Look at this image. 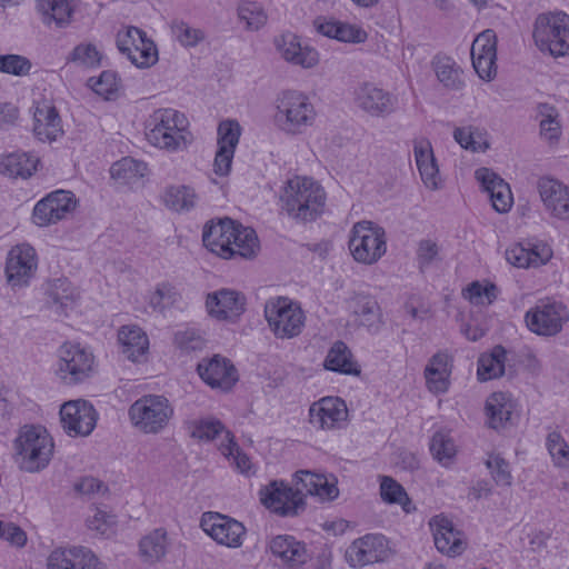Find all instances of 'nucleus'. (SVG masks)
Here are the masks:
<instances>
[{
	"label": "nucleus",
	"mask_w": 569,
	"mask_h": 569,
	"mask_svg": "<svg viewBox=\"0 0 569 569\" xmlns=\"http://www.w3.org/2000/svg\"><path fill=\"white\" fill-rule=\"evenodd\" d=\"M295 489L282 481H272L260 490L261 502L280 516H296L305 508V496L320 501H331L339 496L338 480L333 475L299 470L293 476Z\"/></svg>",
	"instance_id": "1"
},
{
	"label": "nucleus",
	"mask_w": 569,
	"mask_h": 569,
	"mask_svg": "<svg viewBox=\"0 0 569 569\" xmlns=\"http://www.w3.org/2000/svg\"><path fill=\"white\" fill-rule=\"evenodd\" d=\"M281 209L296 222H311L325 211L327 194L312 178L295 176L280 190Z\"/></svg>",
	"instance_id": "2"
},
{
	"label": "nucleus",
	"mask_w": 569,
	"mask_h": 569,
	"mask_svg": "<svg viewBox=\"0 0 569 569\" xmlns=\"http://www.w3.org/2000/svg\"><path fill=\"white\" fill-rule=\"evenodd\" d=\"M273 121L278 129L286 134L298 136L312 127L317 111L310 98L297 90H286L278 94L274 101Z\"/></svg>",
	"instance_id": "3"
},
{
	"label": "nucleus",
	"mask_w": 569,
	"mask_h": 569,
	"mask_svg": "<svg viewBox=\"0 0 569 569\" xmlns=\"http://www.w3.org/2000/svg\"><path fill=\"white\" fill-rule=\"evenodd\" d=\"M188 120L174 109H159L153 112L146 133L148 141L162 150L174 152L188 143Z\"/></svg>",
	"instance_id": "4"
},
{
	"label": "nucleus",
	"mask_w": 569,
	"mask_h": 569,
	"mask_svg": "<svg viewBox=\"0 0 569 569\" xmlns=\"http://www.w3.org/2000/svg\"><path fill=\"white\" fill-rule=\"evenodd\" d=\"M53 440L42 427L24 426L16 439L17 462L28 472L44 469L53 455Z\"/></svg>",
	"instance_id": "5"
},
{
	"label": "nucleus",
	"mask_w": 569,
	"mask_h": 569,
	"mask_svg": "<svg viewBox=\"0 0 569 569\" xmlns=\"http://www.w3.org/2000/svg\"><path fill=\"white\" fill-rule=\"evenodd\" d=\"M131 425L143 435H159L173 418L171 402L160 395H147L137 399L128 411Z\"/></svg>",
	"instance_id": "6"
},
{
	"label": "nucleus",
	"mask_w": 569,
	"mask_h": 569,
	"mask_svg": "<svg viewBox=\"0 0 569 569\" xmlns=\"http://www.w3.org/2000/svg\"><path fill=\"white\" fill-rule=\"evenodd\" d=\"M532 37L541 52L556 58L569 56V14L563 11L540 13L535 20Z\"/></svg>",
	"instance_id": "7"
},
{
	"label": "nucleus",
	"mask_w": 569,
	"mask_h": 569,
	"mask_svg": "<svg viewBox=\"0 0 569 569\" xmlns=\"http://www.w3.org/2000/svg\"><path fill=\"white\" fill-rule=\"evenodd\" d=\"M264 317L269 329L278 339L299 336L306 322V315L300 305L286 297L267 301Z\"/></svg>",
	"instance_id": "8"
},
{
	"label": "nucleus",
	"mask_w": 569,
	"mask_h": 569,
	"mask_svg": "<svg viewBox=\"0 0 569 569\" xmlns=\"http://www.w3.org/2000/svg\"><path fill=\"white\" fill-rule=\"evenodd\" d=\"M348 246L357 262L376 263L387 251L386 232L370 221L357 222L350 231Z\"/></svg>",
	"instance_id": "9"
},
{
	"label": "nucleus",
	"mask_w": 569,
	"mask_h": 569,
	"mask_svg": "<svg viewBox=\"0 0 569 569\" xmlns=\"http://www.w3.org/2000/svg\"><path fill=\"white\" fill-rule=\"evenodd\" d=\"M94 372V356L79 343L67 342L58 350L57 377L67 386L88 380Z\"/></svg>",
	"instance_id": "10"
},
{
	"label": "nucleus",
	"mask_w": 569,
	"mask_h": 569,
	"mask_svg": "<svg viewBox=\"0 0 569 569\" xmlns=\"http://www.w3.org/2000/svg\"><path fill=\"white\" fill-rule=\"evenodd\" d=\"M525 320L531 332L538 336L553 337L569 321V310L560 301L545 299L526 312Z\"/></svg>",
	"instance_id": "11"
},
{
	"label": "nucleus",
	"mask_w": 569,
	"mask_h": 569,
	"mask_svg": "<svg viewBox=\"0 0 569 569\" xmlns=\"http://www.w3.org/2000/svg\"><path fill=\"white\" fill-rule=\"evenodd\" d=\"M117 48L138 68H150L158 61V49L144 31L127 27L118 31Z\"/></svg>",
	"instance_id": "12"
},
{
	"label": "nucleus",
	"mask_w": 569,
	"mask_h": 569,
	"mask_svg": "<svg viewBox=\"0 0 569 569\" xmlns=\"http://www.w3.org/2000/svg\"><path fill=\"white\" fill-rule=\"evenodd\" d=\"M38 270V256L32 246L20 243L12 247L6 260V278L13 289L28 287Z\"/></svg>",
	"instance_id": "13"
},
{
	"label": "nucleus",
	"mask_w": 569,
	"mask_h": 569,
	"mask_svg": "<svg viewBox=\"0 0 569 569\" xmlns=\"http://www.w3.org/2000/svg\"><path fill=\"white\" fill-rule=\"evenodd\" d=\"M391 548L382 535L368 533L353 540L346 549L345 559L351 568H362L389 558Z\"/></svg>",
	"instance_id": "14"
},
{
	"label": "nucleus",
	"mask_w": 569,
	"mask_h": 569,
	"mask_svg": "<svg viewBox=\"0 0 569 569\" xmlns=\"http://www.w3.org/2000/svg\"><path fill=\"white\" fill-rule=\"evenodd\" d=\"M200 527L217 543L228 548L241 547L247 532L240 521L219 512H204Z\"/></svg>",
	"instance_id": "15"
},
{
	"label": "nucleus",
	"mask_w": 569,
	"mask_h": 569,
	"mask_svg": "<svg viewBox=\"0 0 569 569\" xmlns=\"http://www.w3.org/2000/svg\"><path fill=\"white\" fill-rule=\"evenodd\" d=\"M355 104L371 117H386L398 107V98L372 82L360 83L353 90Z\"/></svg>",
	"instance_id": "16"
},
{
	"label": "nucleus",
	"mask_w": 569,
	"mask_h": 569,
	"mask_svg": "<svg viewBox=\"0 0 569 569\" xmlns=\"http://www.w3.org/2000/svg\"><path fill=\"white\" fill-rule=\"evenodd\" d=\"M76 204L72 192L56 190L36 203L32 213L33 222L39 227L54 224L71 213Z\"/></svg>",
	"instance_id": "17"
},
{
	"label": "nucleus",
	"mask_w": 569,
	"mask_h": 569,
	"mask_svg": "<svg viewBox=\"0 0 569 569\" xmlns=\"http://www.w3.org/2000/svg\"><path fill=\"white\" fill-rule=\"evenodd\" d=\"M347 420V405L338 397H323L309 408V423L316 430H338L346 426Z\"/></svg>",
	"instance_id": "18"
},
{
	"label": "nucleus",
	"mask_w": 569,
	"mask_h": 569,
	"mask_svg": "<svg viewBox=\"0 0 569 569\" xmlns=\"http://www.w3.org/2000/svg\"><path fill=\"white\" fill-rule=\"evenodd\" d=\"M60 417L63 429L70 436H88L97 422L93 406L82 399L71 400L62 405Z\"/></svg>",
	"instance_id": "19"
},
{
	"label": "nucleus",
	"mask_w": 569,
	"mask_h": 569,
	"mask_svg": "<svg viewBox=\"0 0 569 569\" xmlns=\"http://www.w3.org/2000/svg\"><path fill=\"white\" fill-rule=\"evenodd\" d=\"M471 59L481 79H493L497 72V36L493 30L487 29L477 36L471 46Z\"/></svg>",
	"instance_id": "20"
},
{
	"label": "nucleus",
	"mask_w": 569,
	"mask_h": 569,
	"mask_svg": "<svg viewBox=\"0 0 569 569\" xmlns=\"http://www.w3.org/2000/svg\"><path fill=\"white\" fill-rule=\"evenodd\" d=\"M48 569H103L101 561L82 546L57 548L48 557Z\"/></svg>",
	"instance_id": "21"
},
{
	"label": "nucleus",
	"mask_w": 569,
	"mask_h": 569,
	"mask_svg": "<svg viewBox=\"0 0 569 569\" xmlns=\"http://www.w3.org/2000/svg\"><path fill=\"white\" fill-rule=\"evenodd\" d=\"M537 188L547 212L559 220H569V188L549 177L540 178Z\"/></svg>",
	"instance_id": "22"
},
{
	"label": "nucleus",
	"mask_w": 569,
	"mask_h": 569,
	"mask_svg": "<svg viewBox=\"0 0 569 569\" xmlns=\"http://www.w3.org/2000/svg\"><path fill=\"white\" fill-rule=\"evenodd\" d=\"M244 307L246 298L232 289L210 292L206 299L209 316L218 320L233 321L243 313Z\"/></svg>",
	"instance_id": "23"
},
{
	"label": "nucleus",
	"mask_w": 569,
	"mask_h": 569,
	"mask_svg": "<svg viewBox=\"0 0 569 569\" xmlns=\"http://www.w3.org/2000/svg\"><path fill=\"white\" fill-rule=\"evenodd\" d=\"M200 378L212 388L230 389L238 380L237 370L224 357L219 355L203 359L197 367Z\"/></svg>",
	"instance_id": "24"
},
{
	"label": "nucleus",
	"mask_w": 569,
	"mask_h": 569,
	"mask_svg": "<svg viewBox=\"0 0 569 569\" xmlns=\"http://www.w3.org/2000/svg\"><path fill=\"white\" fill-rule=\"evenodd\" d=\"M274 46L280 56L291 64L308 69L319 62L317 50L309 46H302L300 38L292 32H286L276 38Z\"/></svg>",
	"instance_id": "25"
},
{
	"label": "nucleus",
	"mask_w": 569,
	"mask_h": 569,
	"mask_svg": "<svg viewBox=\"0 0 569 569\" xmlns=\"http://www.w3.org/2000/svg\"><path fill=\"white\" fill-rule=\"evenodd\" d=\"M475 177L488 193L492 208L499 213L508 212L513 203L509 184L488 168L477 169Z\"/></svg>",
	"instance_id": "26"
},
{
	"label": "nucleus",
	"mask_w": 569,
	"mask_h": 569,
	"mask_svg": "<svg viewBox=\"0 0 569 569\" xmlns=\"http://www.w3.org/2000/svg\"><path fill=\"white\" fill-rule=\"evenodd\" d=\"M433 531L435 546L439 552L457 557L466 549L462 533L453 528L452 522L445 517H435L430 521Z\"/></svg>",
	"instance_id": "27"
},
{
	"label": "nucleus",
	"mask_w": 569,
	"mask_h": 569,
	"mask_svg": "<svg viewBox=\"0 0 569 569\" xmlns=\"http://www.w3.org/2000/svg\"><path fill=\"white\" fill-rule=\"evenodd\" d=\"M232 232H234V221L229 218L206 224L202 233L203 244L221 258H233L230 247V239L233 237Z\"/></svg>",
	"instance_id": "28"
},
{
	"label": "nucleus",
	"mask_w": 569,
	"mask_h": 569,
	"mask_svg": "<svg viewBox=\"0 0 569 569\" xmlns=\"http://www.w3.org/2000/svg\"><path fill=\"white\" fill-rule=\"evenodd\" d=\"M413 153L423 184L430 190L439 189L441 179L431 142L427 138L415 139Z\"/></svg>",
	"instance_id": "29"
},
{
	"label": "nucleus",
	"mask_w": 569,
	"mask_h": 569,
	"mask_svg": "<svg viewBox=\"0 0 569 569\" xmlns=\"http://www.w3.org/2000/svg\"><path fill=\"white\" fill-rule=\"evenodd\" d=\"M33 132L40 141H54L62 136L61 118L54 106L42 102L33 112Z\"/></svg>",
	"instance_id": "30"
},
{
	"label": "nucleus",
	"mask_w": 569,
	"mask_h": 569,
	"mask_svg": "<svg viewBox=\"0 0 569 569\" xmlns=\"http://www.w3.org/2000/svg\"><path fill=\"white\" fill-rule=\"evenodd\" d=\"M120 352L132 362L142 361L149 350V339L138 326H122L118 331Z\"/></svg>",
	"instance_id": "31"
},
{
	"label": "nucleus",
	"mask_w": 569,
	"mask_h": 569,
	"mask_svg": "<svg viewBox=\"0 0 569 569\" xmlns=\"http://www.w3.org/2000/svg\"><path fill=\"white\" fill-rule=\"evenodd\" d=\"M316 30L325 37L347 43H362L367 32L359 26L336 19L317 18L313 22Z\"/></svg>",
	"instance_id": "32"
},
{
	"label": "nucleus",
	"mask_w": 569,
	"mask_h": 569,
	"mask_svg": "<svg viewBox=\"0 0 569 569\" xmlns=\"http://www.w3.org/2000/svg\"><path fill=\"white\" fill-rule=\"evenodd\" d=\"M451 369V358L447 352L440 351L433 355L425 369L429 391L437 395L445 393L449 388Z\"/></svg>",
	"instance_id": "33"
},
{
	"label": "nucleus",
	"mask_w": 569,
	"mask_h": 569,
	"mask_svg": "<svg viewBox=\"0 0 569 569\" xmlns=\"http://www.w3.org/2000/svg\"><path fill=\"white\" fill-rule=\"evenodd\" d=\"M352 315L356 321L370 332H377L382 323V316L377 300L368 295L357 293L351 299Z\"/></svg>",
	"instance_id": "34"
},
{
	"label": "nucleus",
	"mask_w": 569,
	"mask_h": 569,
	"mask_svg": "<svg viewBox=\"0 0 569 569\" xmlns=\"http://www.w3.org/2000/svg\"><path fill=\"white\" fill-rule=\"evenodd\" d=\"M551 257V251L546 248H527L521 243L512 244L506 250V259L518 268H536L545 264Z\"/></svg>",
	"instance_id": "35"
},
{
	"label": "nucleus",
	"mask_w": 569,
	"mask_h": 569,
	"mask_svg": "<svg viewBox=\"0 0 569 569\" xmlns=\"http://www.w3.org/2000/svg\"><path fill=\"white\" fill-rule=\"evenodd\" d=\"M39 158L28 152H13L0 159V173L10 178L27 179L33 174Z\"/></svg>",
	"instance_id": "36"
},
{
	"label": "nucleus",
	"mask_w": 569,
	"mask_h": 569,
	"mask_svg": "<svg viewBox=\"0 0 569 569\" xmlns=\"http://www.w3.org/2000/svg\"><path fill=\"white\" fill-rule=\"evenodd\" d=\"M37 10L44 24L58 28L67 27L73 12L69 0H37Z\"/></svg>",
	"instance_id": "37"
},
{
	"label": "nucleus",
	"mask_w": 569,
	"mask_h": 569,
	"mask_svg": "<svg viewBox=\"0 0 569 569\" xmlns=\"http://www.w3.org/2000/svg\"><path fill=\"white\" fill-rule=\"evenodd\" d=\"M269 547L273 556L291 567L306 561L305 547L291 536H277Z\"/></svg>",
	"instance_id": "38"
},
{
	"label": "nucleus",
	"mask_w": 569,
	"mask_h": 569,
	"mask_svg": "<svg viewBox=\"0 0 569 569\" xmlns=\"http://www.w3.org/2000/svg\"><path fill=\"white\" fill-rule=\"evenodd\" d=\"M432 69L438 81L449 90H460L465 82L462 71L453 59L446 56H437L432 60Z\"/></svg>",
	"instance_id": "39"
},
{
	"label": "nucleus",
	"mask_w": 569,
	"mask_h": 569,
	"mask_svg": "<svg viewBox=\"0 0 569 569\" xmlns=\"http://www.w3.org/2000/svg\"><path fill=\"white\" fill-rule=\"evenodd\" d=\"M325 368L331 371L358 376L360 369L352 360V356L348 347L342 341H337L330 348L326 360Z\"/></svg>",
	"instance_id": "40"
},
{
	"label": "nucleus",
	"mask_w": 569,
	"mask_h": 569,
	"mask_svg": "<svg viewBox=\"0 0 569 569\" xmlns=\"http://www.w3.org/2000/svg\"><path fill=\"white\" fill-rule=\"evenodd\" d=\"M232 233L233 237L230 239V247L233 257L239 256L244 259H250L257 254L259 240L253 229L234 222V232Z\"/></svg>",
	"instance_id": "41"
},
{
	"label": "nucleus",
	"mask_w": 569,
	"mask_h": 569,
	"mask_svg": "<svg viewBox=\"0 0 569 569\" xmlns=\"http://www.w3.org/2000/svg\"><path fill=\"white\" fill-rule=\"evenodd\" d=\"M513 405L510 397L503 392L492 393L486 401V412L489 425L493 429H499L510 420Z\"/></svg>",
	"instance_id": "42"
},
{
	"label": "nucleus",
	"mask_w": 569,
	"mask_h": 569,
	"mask_svg": "<svg viewBox=\"0 0 569 569\" xmlns=\"http://www.w3.org/2000/svg\"><path fill=\"white\" fill-rule=\"evenodd\" d=\"M168 545L167 531L162 528H158L140 540L139 551L144 561L156 562L164 557Z\"/></svg>",
	"instance_id": "43"
},
{
	"label": "nucleus",
	"mask_w": 569,
	"mask_h": 569,
	"mask_svg": "<svg viewBox=\"0 0 569 569\" xmlns=\"http://www.w3.org/2000/svg\"><path fill=\"white\" fill-rule=\"evenodd\" d=\"M506 350L496 346L490 353L482 355L478 360L477 376L480 381L499 378L505 372Z\"/></svg>",
	"instance_id": "44"
},
{
	"label": "nucleus",
	"mask_w": 569,
	"mask_h": 569,
	"mask_svg": "<svg viewBox=\"0 0 569 569\" xmlns=\"http://www.w3.org/2000/svg\"><path fill=\"white\" fill-rule=\"evenodd\" d=\"M47 293L52 305L56 307V311L60 313L66 312L78 298L77 290L72 287L71 282L64 278L52 280L48 286Z\"/></svg>",
	"instance_id": "45"
},
{
	"label": "nucleus",
	"mask_w": 569,
	"mask_h": 569,
	"mask_svg": "<svg viewBox=\"0 0 569 569\" xmlns=\"http://www.w3.org/2000/svg\"><path fill=\"white\" fill-rule=\"evenodd\" d=\"M167 208L174 211H188L196 206L197 194L188 186H170L162 196Z\"/></svg>",
	"instance_id": "46"
},
{
	"label": "nucleus",
	"mask_w": 569,
	"mask_h": 569,
	"mask_svg": "<svg viewBox=\"0 0 569 569\" xmlns=\"http://www.w3.org/2000/svg\"><path fill=\"white\" fill-rule=\"evenodd\" d=\"M189 430L192 438L201 441H212L220 436H223V439L226 440V432H230L229 430H226L220 420L214 418L192 420L189 423Z\"/></svg>",
	"instance_id": "47"
},
{
	"label": "nucleus",
	"mask_w": 569,
	"mask_h": 569,
	"mask_svg": "<svg viewBox=\"0 0 569 569\" xmlns=\"http://www.w3.org/2000/svg\"><path fill=\"white\" fill-rule=\"evenodd\" d=\"M181 303V293L170 283L158 284L156 291L150 297V306L160 312L170 308H180Z\"/></svg>",
	"instance_id": "48"
},
{
	"label": "nucleus",
	"mask_w": 569,
	"mask_h": 569,
	"mask_svg": "<svg viewBox=\"0 0 569 569\" xmlns=\"http://www.w3.org/2000/svg\"><path fill=\"white\" fill-rule=\"evenodd\" d=\"M430 451L437 461L443 466H448L456 457L457 447L449 433L438 431L432 436Z\"/></svg>",
	"instance_id": "49"
},
{
	"label": "nucleus",
	"mask_w": 569,
	"mask_h": 569,
	"mask_svg": "<svg viewBox=\"0 0 569 569\" xmlns=\"http://www.w3.org/2000/svg\"><path fill=\"white\" fill-rule=\"evenodd\" d=\"M238 17L246 23V28L257 31L267 22V13L263 7L256 1H242L238 6Z\"/></svg>",
	"instance_id": "50"
},
{
	"label": "nucleus",
	"mask_w": 569,
	"mask_h": 569,
	"mask_svg": "<svg viewBox=\"0 0 569 569\" xmlns=\"http://www.w3.org/2000/svg\"><path fill=\"white\" fill-rule=\"evenodd\" d=\"M86 522L89 530L106 538L113 536L118 527L117 517L99 508L93 510Z\"/></svg>",
	"instance_id": "51"
},
{
	"label": "nucleus",
	"mask_w": 569,
	"mask_h": 569,
	"mask_svg": "<svg viewBox=\"0 0 569 569\" xmlns=\"http://www.w3.org/2000/svg\"><path fill=\"white\" fill-rule=\"evenodd\" d=\"M380 496L385 502L398 503L406 512H410V499L403 487L390 477H382L380 482Z\"/></svg>",
	"instance_id": "52"
},
{
	"label": "nucleus",
	"mask_w": 569,
	"mask_h": 569,
	"mask_svg": "<svg viewBox=\"0 0 569 569\" xmlns=\"http://www.w3.org/2000/svg\"><path fill=\"white\" fill-rule=\"evenodd\" d=\"M171 32L174 39L186 48L196 47L206 38L202 29L193 28L182 20H176L171 23Z\"/></svg>",
	"instance_id": "53"
},
{
	"label": "nucleus",
	"mask_w": 569,
	"mask_h": 569,
	"mask_svg": "<svg viewBox=\"0 0 569 569\" xmlns=\"http://www.w3.org/2000/svg\"><path fill=\"white\" fill-rule=\"evenodd\" d=\"M497 293L496 284L489 282L482 284L479 281L470 283L463 291L465 298L476 306L491 305L496 300Z\"/></svg>",
	"instance_id": "54"
},
{
	"label": "nucleus",
	"mask_w": 569,
	"mask_h": 569,
	"mask_svg": "<svg viewBox=\"0 0 569 569\" xmlns=\"http://www.w3.org/2000/svg\"><path fill=\"white\" fill-rule=\"evenodd\" d=\"M146 170V164L132 158H123L112 164L110 174L113 179L130 182L137 177H142Z\"/></svg>",
	"instance_id": "55"
},
{
	"label": "nucleus",
	"mask_w": 569,
	"mask_h": 569,
	"mask_svg": "<svg viewBox=\"0 0 569 569\" xmlns=\"http://www.w3.org/2000/svg\"><path fill=\"white\" fill-rule=\"evenodd\" d=\"M539 114L541 117L540 120V133L541 136L548 140L553 141L557 140L560 136V123L557 119L558 114L555 108L550 104L542 103L538 107Z\"/></svg>",
	"instance_id": "56"
},
{
	"label": "nucleus",
	"mask_w": 569,
	"mask_h": 569,
	"mask_svg": "<svg viewBox=\"0 0 569 569\" xmlns=\"http://www.w3.org/2000/svg\"><path fill=\"white\" fill-rule=\"evenodd\" d=\"M32 68L31 61L21 54H0V72L14 77H26Z\"/></svg>",
	"instance_id": "57"
},
{
	"label": "nucleus",
	"mask_w": 569,
	"mask_h": 569,
	"mask_svg": "<svg viewBox=\"0 0 569 569\" xmlns=\"http://www.w3.org/2000/svg\"><path fill=\"white\" fill-rule=\"evenodd\" d=\"M217 134L218 148L226 147L236 151L241 136V127L237 120H223L218 126Z\"/></svg>",
	"instance_id": "58"
},
{
	"label": "nucleus",
	"mask_w": 569,
	"mask_h": 569,
	"mask_svg": "<svg viewBox=\"0 0 569 569\" xmlns=\"http://www.w3.org/2000/svg\"><path fill=\"white\" fill-rule=\"evenodd\" d=\"M219 450L227 458H232L236 465V468L241 473H249L251 470V462L247 455L242 453L234 442L233 436L231 432H226V442H221L219 446Z\"/></svg>",
	"instance_id": "59"
},
{
	"label": "nucleus",
	"mask_w": 569,
	"mask_h": 569,
	"mask_svg": "<svg viewBox=\"0 0 569 569\" xmlns=\"http://www.w3.org/2000/svg\"><path fill=\"white\" fill-rule=\"evenodd\" d=\"M547 448L557 467L569 468V446L559 432L548 435Z\"/></svg>",
	"instance_id": "60"
},
{
	"label": "nucleus",
	"mask_w": 569,
	"mask_h": 569,
	"mask_svg": "<svg viewBox=\"0 0 569 569\" xmlns=\"http://www.w3.org/2000/svg\"><path fill=\"white\" fill-rule=\"evenodd\" d=\"M69 61L87 68H93L100 64L101 54L92 43H80L73 48Z\"/></svg>",
	"instance_id": "61"
},
{
	"label": "nucleus",
	"mask_w": 569,
	"mask_h": 569,
	"mask_svg": "<svg viewBox=\"0 0 569 569\" xmlns=\"http://www.w3.org/2000/svg\"><path fill=\"white\" fill-rule=\"evenodd\" d=\"M453 138L467 150L480 151L488 147L482 139L481 132L473 127L457 128L453 132Z\"/></svg>",
	"instance_id": "62"
},
{
	"label": "nucleus",
	"mask_w": 569,
	"mask_h": 569,
	"mask_svg": "<svg viewBox=\"0 0 569 569\" xmlns=\"http://www.w3.org/2000/svg\"><path fill=\"white\" fill-rule=\"evenodd\" d=\"M486 465L498 486H511L512 476L509 469V463L503 458L498 455H492L488 458Z\"/></svg>",
	"instance_id": "63"
},
{
	"label": "nucleus",
	"mask_w": 569,
	"mask_h": 569,
	"mask_svg": "<svg viewBox=\"0 0 569 569\" xmlns=\"http://www.w3.org/2000/svg\"><path fill=\"white\" fill-rule=\"evenodd\" d=\"M89 84L96 93L104 97H109L118 90L116 74L110 71H103L98 78H90Z\"/></svg>",
	"instance_id": "64"
}]
</instances>
